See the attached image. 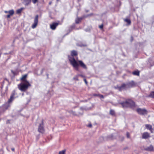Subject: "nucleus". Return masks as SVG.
I'll use <instances>...</instances> for the list:
<instances>
[{"instance_id": "1", "label": "nucleus", "mask_w": 154, "mask_h": 154, "mask_svg": "<svg viewBox=\"0 0 154 154\" xmlns=\"http://www.w3.org/2000/svg\"><path fill=\"white\" fill-rule=\"evenodd\" d=\"M71 55L72 57H69V60L71 64L76 70L77 71L79 70L78 67L79 66H81L83 69H87L86 65L81 60L76 61L73 57L74 56L78 55V53L77 51L75 50H72L71 52Z\"/></svg>"}, {"instance_id": "2", "label": "nucleus", "mask_w": 154, "mask_h": 154, "mask_svg": "<svg viewBox=\"0 0 154 154\" xmlns=\"http://www.w3.org/2000/svg\"><path fill=\"white\" fill-rule=\"evenodd\" d=\"M119 103L124 108H130L134 109L136 107L135 103L131 99H127L125 101L119 102Z\"/></svg>"}, {"instance_id": "3", "label": "nucleus", "mask_w": 154, "mask_h": 154, "mask_svg": "<svg viewBox=\"0 0 154 154\" xmlns=\"http://www.w3.org/2000/svg\"><path fill=\"white\" fill-rule=\"evenodd\" d=\"M31 86L29 82H21L17 85L18 89L22 92H25Z\"/></svg>"}, {"instance_id": "4", "label": "nucleus", "mask_w": 154, "mask_h": 154, "mask_svg": "<svg viewBox=\"0 0 154 154\" xmlns=\"http://www.w3.org/2000/svg\"><path fill=\"white\" fill-rule=\"evenodd\" d=\"M17 95V94L16 92V91L15 90H13L12 92L10 98L8 101V103H11L15 98L18 97V96L17 97H15V96Z\"/></svg>"}, {"instance_id": "5", "label": "nucleus", "mask_w": 154, "mask_h": 154, "mask_svg": "<svg viewBox=\"0 0 154 154\" xmlns=\"http://www.w3.org/2000/svg\"><path fill=\"white\" fill-rule=\"evenodd\" d=\"M44 121L42 120L41 124H40L38 128V131L41 133L43 134L45 132V130L44 128Z\"/></svg>"}, {"instance_id": "6", "label": "nucleus", "mask_w": 154, "mask_h": 154, "mask_svg": "<svg viewBox=\"0 0 154 154\" xmlns=\"http://www.w3.org/2000/svg\"><path fill=\"white\" fill-rule=\"evenodd\" d=\"M136 111L139 114L141 115L147 114V110L145 109L138 108L137 109Z\"/></svg>"}, {"instance_id": "7", "label": "nucleus", "mask_w": 154, "mask_h": 154, "mask_svg": "<svg viewBox=\"0 0 154 154\" xmlns=\"http://www.w3.org/2000/svg\"><path fill=\"white\" fill-rule=\"evenodd\" d=\"M117 89L119 91H122V90H126L128 88L127 85L125 83H122L120 86H117Z\"/></svg>"}, {"instance_id": "8", "label": "nucleus", "mask_w": 154, "mask_h": 154, "mask_svg": "<svg viewBox=\"0 0 154 154\" xmlns=\"http://www.w3.org/2000/svg\"><path fill=\"white\" fill-rule=\"evenodd\" d=\"M38 15H37L35 16L34 20V23L32 26V28L34 29L36 27L38 22Z\"/></svg>"}, {"instance_id": "9", "label": "nucleus", "mask_w": 154, "mask_h": 154, "mask_svg": "<svg viewBox=\"0 0 154 154\" xmlns=\"http://www.w3.org/2000/svg\"><path fill=\"white\" fill-rule=\"evenodd\" d=\"M126 84L128 88L135 87L136 85V83L133 81H131L127 83Z\"/></svg>"}, {"instance_id": "10", "label": "nucleus", "mask_w": 154, "mask_h": 154, "mask_svg": "<svg viewBox=\"0 0 154 154\" xmlns=\"http://www.w3.org/2000/svg\"><path fill=\"white\" fill-rule=\"evenodd\" d=\"M4 12L6 14L9 13V14L6 16L7 18H10L11 16H12L14 14V11L13 9L10 10L8 11H5Z\"/></svg>"}, {"instance_id": "11", "label": "nucleus", "mask_w": 154, "mask_h": 154, "mask_svg": "<svg viewBox=\"0 0 154 154\" xmlns=\"http://www.w3.org/2000/svg\"><path fill=\"white\" fill-rule=\"evenodd\" d=\"M28 77V74H25L22 75V77L20 79L21 82H29L27 79Z\"/></svg>"}, {"instance_id": "12", "label": "nucleus", "mask_w": 154, "mask_h": 154, "mask_svg": "<svg viewBox=\"0 0 154 154\" xmlns=\"http://www.w3.org/2000/svg\"><path fill=\"white\" fill-rule=\"evenodd\" d=\"M145 127L147 130H149L152 133H154V129L152 128V126L150 124H146L145 125Z\"/></svg>"}, {"instance_id": "13", "label": "nucleus", "mask_w": 154, "mask_h": 154, "mask_svg": "<svg viewBox=\"0 0 154 154\" xmlns=\"http://www.w3.org/2000/svg\"><path fill=\"white\" fill-rule=\"evenodd\" d=\"M150 137L149 134L148 132H145L143 133L142 135V138L143 139H147Z\"/></svg>"}, {"instance_id": "14", "label": "nucleus", "mask_w": 154, "mask_h": 154, "mask_svg": "<svg viewBox=\"0 0 154 154\" xmlns=\"http://www.w3.org/2000/svg\"><path fill=\"white\" fill-rule=\"evenodd\" d=\"M59 24V23L54 22L50 25V27L52 30H55Z\"/></svg>"}, {"instance_id": "15", "label": "nucleus", "mask_w": 154, "mask_h": 154, "mask_svg": "<svg viewBox=\"0 0 154 154\" xmlns=\"http://www.w3.org/2000/svg\"><path fill=\"white\" fill-rule=\"evenodd\" d=\"M144 150L146 151L152 152L154 151V147L153 146L151 145L149 146H148L144 149Z\"/></svg>"}, {"instance_id": "16", "label": "nucleus", "mask_w": 154, "mask_h": 154, "mask_svg": "<svg viewBox=\"0 0 154 154\" xmlns=\"http://www.w3.org/2000/svg\"><path fill=\"white\" fill-rule=\"evenodd\" d=\"M85 17L83 16L82 17H77L75 20V23L78 24L80 23L81 21L85 18Z\"/></svg>"}, {"instance_id": "17", "label": "nucleus", "mask_w": 154, "mask_h": 154, "mask_svg": "<svg viewBox=\"0 0 154 154\" xmlns=\"http://www.w3.org/2000/svg\"><path fill=\"white\" fill-rule=\"evenodd\" d=\"M109 114L112 116H116V113L114 110L112 109H111L110 110Z\"/></svg>"}, {"instance_id": "18", "label": "nucleus", "mask_w": 154, "mask_h": 154, "mask_svg": "<svg viewBox=\"0 0 154 154\" xmlns=\"http://www.w3.org/2000/svg\"><path fill=\"white\" fill-rule=\"evenodd\" d=\"M125 22H126L128 25H130L131 23V20L129 18H126L124 20Z\"/></svg>"}, {"instance_id": "19", "label": "nucleus", "mask_w": 154, "mask_h": 154, "mask_svg": "<svg viewBox=\"0 0 154 154\" xmlns=\"http://www.w3.org/2000/svg\"><path fill=\"white\" fill-rule=\"evenodd\" d=\"M140 71L138 70L132 72V74L134 75L139 76L140 75Z\"/></svg>"}, {"instance_id": "20", "label": "nucleus", "mask_w": 154, "mask_h": 154, "mask_svg": "<svg viewBox=\"0 0 154 154\" xmlns=\"http://www.w3.org/2000/svg\"><path fill=\"white\" fill-rule=\"evenodd\" d=\"M24 8H21L20 9H18L16 11V13L18 14H21L22 11L24 10Z\"/></svg>"}, {"instance_id": "21", "label": "nucleus", "mask_w": 154, "mask_h": 154, "mask_svg": "<svg viewBox=\"0 0 154 154\" xmlns=\"http://www.w3.org/2000/svg\"><path fill=\"white\" fill-rule=\"evenodd\" d=\"M148 97L154 99V91L151 92Z\"/></svg>"}, {"instance_id": "22", "label": "nucleus", "mask_w": 154, "mask_h": 154, "mask_svg": "<svg viewBox=\"0 0 154 154\" xmlns=\"http://www.w3.org/2000/svg\"><path fill=\"white\" fill-rule=\"evenodd\" d=\"M25 1L27 2L26 3V5H28L29 4H30L31 2V0H25Z\"/></svg>"}, {"instance_id": "23", "label": "nucleus", "mask_w": 154, "mask_h": 154, "mask_svg": "<svg viewBox=\"0 0 154 154\" xmlns=\"http://www.w3.org/2000/svg\"><path fill=\"white\" fill-rule=\"evenodd\" d=\"M65 150H63L62 151H60L59 154H65Z\"/></svg>"}, {"instance_id": "24", "label": "nucleus", "mask_w": 154, "mask_h": 154, "mask_svg": "<svg viewBox=\"0 0 154 154\" xmlns=\"http://www.w3.org/2000/svg\"><path fill=\"white\" fill-rule=\"evenodd\" d=\"M103 24H102L101 25H100L99 26V28L101 29H102L103 28Z\"/></svg>"}, {"instance_id": "25", "label": "nucleus", "mask_w": 154, "mask_h": 154, "mask_svg": "<svg viewBox=\"0 0 154 154\" xmlns=\"http://www.w3.org/2000/svg\"><path fill=\"white\" fill-rule=\"evenodd\" d=\"M126 136L128 138H129L130 137V134L128 132H127Z\"/></svg>"}, {"instance_id": "26", "label": "nucleus", "mask_w": 154, "mask_h": 154, "mask_svg": "<svg viewBox=\"0 0 154 154\" xmlns=\"http://www.w3.org/2000/svg\"><path fill=\"white\" fill-rule=\"evenodd\" d=\"M100 98H104L103 96V95L99 94V96Z\"/></svg>"}, {"instance_id": "27", "label": "nucleus", "mask_w": 154, "mask_h": 154, "mask_svg": "<svg viewBox=\"0 0 154 154\" xmlns=\"http://www.w3.org/2000/svg\"><path fill=\"white\" fill-rule=\"evenodd\" d=\"M73 79L75 80H77V81L79 80V79L77 76L74 77Z\"/></svg>"}, {"instance_id": "28", "label": "nucleus", "mask_w": 154, "mask_h": 154, "mask_svg": "<svg viewBox=\"0 0 154 154\" xmlns=\"http://www.w3.org/2000/svg\"><path fill=\"white\" fill-rule=\"evenodd\" d=\"M84 81L85 82V83L86 85H87L88 84V82H87L86 79H85V78H84Z\"/></svg>"}, {"instance_id": "29", "label": "nucleus", "mask_w": 154, "mask_h": 154, "mask_svg": "<svg viewBox=\"0 0 154 154\" xmlns=\"http://www.w3.org/2000/svg\"><path fill=\"white\" fill-rule=\"evenodd\" d=\"M32 2L33 4H35L37 2L38 0H32Z\"/></svg>"}, {"instance_id": "30", "label": "nucleus", "mask_w": 154, "mask_h": 154, "mask_svg": "<svg viewBox=\"0 0 154 154\" xmlns=\"http://www.w3.org/2000/svg\"><path fill=\"white\" fill-rule=\"evenodd\" d=\"M99 95V94H93V96H94V97H96V96L98 97Z\"/></svg>"}, {"instance_id": "31", "label": "nucleus", "mask_w": 154, "mask_h": 154, "mask_svg": "<svg viewBox=\"0 0 154 154\" xmlns=\"http://www.w3.org/2000/svg\"><path fill=\"white\" fill-rule=\"evenodd\" d=\"M5 80L7 81L8 82V81H9L7 79L5 78L4 79V80L3 82V83H4Z\"/></svg>"}, {"instance_id": "32", "label": "nucleus", "mask_w": 154, "mask_h": 154, "mask_svg": "<svg viewBox=\"0 0 154 154\" xmlns=\"http://www.w3.org/2000/svg\"><path fill=\"white\" fill-rule=\"evenodd\" d=\"M79 76H80L81 77H82V78H85V76H84V75H79Z\"/></svg>"}, {"instance_id": "33", "label": "nucleus", "mask_w": 154, "mask_h": 154, "mask_svg": "<svg viewBox=\"0 0 154 154\" xmlns=\"http://www.w3.org/2000/svg\"><path fill=\"white\" fill-rule=\"evenodd\" d=\"M87 126L89 127H91L92 126V125L91 124H89L88 125H87Z\"/></svg>"}, {"instance_id": "34", "label": "nucleus", "mask_w": 154, "mask_h": 154, "mask_svg": "<svg viewBox=\"0 0 154 154\" xmlns=\"http://www.w3.org/2000/svg\"><path fill=\"white\" fill-rule=\"evenodd\" d=\"M9 121H10V120H7V121L6 122V123L7 124L9 123H10Z\"/></svg>"}, {"instance_id": "35", "label": "nucleus", "mask_w": 154, "mask_h": 154, "mask_svg": "<svg viewBox=\"0 0 154 154\" xmlns=\"http://www.w3.org/2000/svg\"><path fill=\"white\" fill-rule=\"evenodd\" d=\"M11 149L13 152L14 151H15V149L14 148H12Z\"/></svg>"}, {"instance_id": "36", "label": "nucleus", "mask_w": 154, "mask_h": 154, "mask_svg": "<svg viewBox=\"0 0 154 154\" xmlns=\"http://www.w3.org/2000/svg\"><path fill=\"white\" fill-rule=\"evenodd\" d=\"M52 3V2L51 1H50L49 3V5H51V4Z\"/></svg>"}, {"instance_id": "37", "label": "nucleus", "mask_w": 154, "mask_h": 154, "mask_svg": "<svg viewBox=\"0 0 154 154\" xmlns=\"http://www.w3.org/2000/svg\"><path fill=\"white\" fill-rule=\"evenodd\" d=\"M1 54H2V53H1L0 54V57H1Z\"/></svg>"}, {"instance_id": "38", "label": "nucleus", "mask_w": 154, "mask_h": 154, "mask_svg": "<svg viewBox=\"0 0 154 154\" xmlns=\"http://www.w3.org/2000/svg\"><path fill=\"white\" fill-rule=\"evenodd\" d=\"M59 1V0H57V2H58Z\"/></svg>"}]
</instances>
